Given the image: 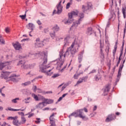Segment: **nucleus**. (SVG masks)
Returning <instances> with one entry per match:
<instances>
[{
  "instance_id": "25",
  "label": "nucleus",
  "mask_w": 126,
  "mask_h": 126,
  "mask_svg": "<svg viewBox=\"0 0 126 126\" xmlns=\"http://www.w3.org/2000/svg\"><path fill=\"white\" fill-rule=\"evenodd\" d=\"M122 13L124 15V18H126V6L125 5L122 8Z\"/></svg>"
},
{
  "instance_id": "59",
  "label": "nucleus",
  "mask_w": 126,
  "mask_h": 126,
  "mask_svg": "<svg viewBox=\"0 0 126 126\" xmlns=\"http://www.w3.org/2000/svg\"><path fill=\"white\" fill-rule=\"evenodd\" d=\"M110 22H107V24L106 25V27H110Z\"/></svg>"
},
{
  "instance_id": "9",
  "label": "nucleus",
  "mask_w": 126,
  "mask_h": 126,
  "mask_svg": "<svg viewBox=\"0 0 126 126\" xmlns=\"http://www.w3.org/2000/svg\"><path fill=\"white\" fill-rule=\"evenodd\" d=\"M115 119H116V116L114 114L109 115L106 118L105 122L106 123H109V122H112Z\"/></svg>"
},
{
  "instance_id": "13",
  "label": "nucleus",
  "mask_w": 126,
  "mask_h": 126,
  "mask_svg": "<svg viewBox=\"0 0 126 126\" xmlns=\"http://www.w3.org/2000/svg\"><path fill=\"white\" fill-rule=\"evenodd\" d=\"M40 99H42V102H45V105H47V104H52L54 102L52 99H47L42 96H41Z\"/></svg>"
},
{
  "instance_id": "55",
  "label": "nucleus",
  "mask_w": 126,
  "mask_h": 126,
  "mask_svg": "<svg viewBox=\"0 0 126 126\" xmlns=\"http://www.w3.org/2000/svg\"><path fill=\"white\" fill-rule=\"evenodd\" d=\"M44 32L45 33H48V32H49V30L47 29H45L44 30Z\"/></svg>"
},
{
  "instance_id": "20",
  "label": "nucleus",
  "mask_w": 126,
  "mask_h": 126,
  "mask_svg": "<svg viewBox=\"0 0 126 126\" xmlns=\"http://www.w3.org/2000/svg\"><path fill=\"white\" fill-rule=\"evenodd\" d=\"M86 33L88 35H92V33H94V31L92 29V28L90 27L88 28Z\"/></svg>"
},
{
  "instance_id": "41",
  "label": "nucleus",
  "mask_w": 126,
  "mask_h": 126,
  "mask_svg": "<svg viewBox=\"0 0 126 126\" xmlns=\"http://www.w3.org/2000/svg\"><path fill=\"white\" fill-rule=\"evenodd\" d=\"M5 32H6V33H9V32H10V29H9V28H6L5 29Z\"/></svg>"
},
{
  "instance_id": "32",
  "label": "nucleus",
  "mask_w": 126,
  "mask_h": 126,
  "mask_svg": "<svg viewBox=\"0 0 126 126\" xmlns=\"http://www.w3.org/2000/svg\"><path fill=\"white\" fill-rule=\"evenodd\" d=\"M50 35L52 39H55V38H56V32H55L52 33H50Z\"/></svg>"
},
{
  "instance_id": "1",
  "label": "nucleus",
  "mask_w": 126,
  "mask_h": 126,
  "mask_svg": "<svg viewBox=\"0 0 126 126\" xmlns=\"http://www.w3.org/2000/svg\"><path fill=\"white\" fill-rule=\"evenodd\" d=\"M43 59L42 62V64H40L39 65V71L41 72H44V73H46L47 75H51L52 73H49L53 70L54 69V67H52L51 69L47 70L48 68H49V67H51L50 64H49L47 65H45L47 63V62H48V51L47 50L40 52L37 53H36L35 54H32L31 53H29L28 55H27L26 56H21L20 55H19L17 56L19 60H20L19 63L17 64V65H21V67L22 68H24L25 69H27V68H33V66L32 65L26 64L25 61H24V59H25V58H29L30 57H43Z\"/></svg>"
},
{
  "instance_id": "56",
  "label": "nucleus",
  "mask_w": 126,
  "mask_h": 126,
  "mask_svg": "<svg viewBox=\"0 0 126 126\" xmlns=\"http://www.w3.org/2000/svg\"><path fill=\"white\" fill-rule=\"evenodd\" d=\"M48 110H49V108L48 107H46V108L43 109V111H48Z\"/></svg>"
},
{
  "instance_id": "63",
  "label": "nucleus",
  "mask_w": 126,
  "mask_h": 126,
  "mask_svg": "<svg viewBox=\"0 0 126 126\" xmlns=\"http://www.w3.org/2000/svg\"><path fill=\"white\" fill-rule=\"evenodd\" d=\"M3 110V107L2 106H0V111H2Z\"/></svg>"
},
{
  "instance_id": "38",
  "label": "nucleus",
  "mask_w": 126,
  "mask_h": 126,
  "mask_svg": "<svg viewBox=\"0 0 126 126\" xmlns=\"http://www.w3.org/2000/svg\"><path fill=\"white\" fill-rule=\"evenodd\" d=\"M27 12V11H26L25 12V14L24 15H20V17H21V18H22V19H25V18H26V13Z\"/></svg>"
},
{
  "instance_id": "33",
  "label": "nucleus",
  "mask_w": 126,
  "mask_h": 126,
  "mask_svg": "<svg viewBox=\"0 0 126 126\" xmlns=\"http://www.w3.org/2000/svg\"><path fill=\"white\" fill-rule=\"evenodd\" d=\"M117 48H118V47L117 46V45H115L114 46V48L113 50V56H115V54H116V53L117 52Z\"/></svg>"
},
{
  "instance_id": "36",
  "label": "nucleus",
  "mask_w": 126,
  "mask_h": 126,
  "mask_svg": "<svg viewBox=\"0 0 126 126\" xmlns=\"http://www.w3.org/2000/svg\"><path fill=\"white\" fill-rule=\"evenodd\" d=\"M0 43L1 44H4V40H3V38H2V36L0 35Z\"/></svg>"
},
{
  "instance_id": "30",
  "label": "nucleus",
  "mask_w": 126,
  "mask_h": 126,
  "mask_svg": "<svg viewBox=\"0 0 126 126\" xmlns=\"http://www.w3.org/2000/svg\"><path fill=\"white\" fill-rule=\"evenodd\" d=\"M94 79L95 81H98L99 79H101V76L100 75H96L94 76Z\"/></svg>"
},
{
  "instance_id": "11",
  "label": "nucleus",
  "mask_w": 126,
  "mask_h": 126,
  "mask_svg": "<svg viewBox=\"0 0 126 126\" xmlns=\"http://www.w3.org/2000/svg\"><path fill=\"white\" fill-rule=\"evenodd\" d=\"M10 73L9 72H3L1 74V78H4V79H7V78H9V74Z\"/></svg>"
},
{
  "instance_id": "34",
  "label": "nucleus",
  "mask_w": 126,
  "mask_h": 126,
  "mask_svg": "<svg viewBox=\"0 0 126 126\" xmlns=\"http://www.w3.org/2000/svg\"><path fill=\"white\" fill-rule=\"evenodd\" d=\"M80 75H79V74H78V73H77V72H76V73L74 74V79H78V77L80 76Z\"/></svg>"
},
{
  "instance_id": "18",
  "label": "nucleus",
  "mask_w": 126,
  "mask_h": 126,
  "mask_svg": "<svg viewBox=\"0 0 126 126\" xmlns=\"http://www.w3.org/2000/svg\"><path fill=\"white\" fill-rule=\"evenodd\" d=\"M52 30L55 33L56 32H58V31H60V27L58 25H55L52 28Z\"/></svg>"
},
{
  "instance_id": "24",
  "label": "nucleus",
  "mask_w": 126,
  "mask_h": 126,
  "mask_svg": "<svg viewBox=\"0 0 126 126\" xmlns=\"http://www.w3.org/2000/svg\"><path fill=\"white\" fill-rule=\"evenodd\" d=\"M23 102H24L25 104H29L31 102V97H27L23 100Z\"/></svg>"
},
{
  "instance_id": "15",
  "label": "nucleus",
  "mask_w": 126,
  "mask_h": 126,
  "mask_svg": "<svg viewBox=\"0 0 126 126\" xmlns=\"http://www.w3.org/2000/svg\"><path fill=\"white\" fill-rule=\"evenodd\" d=\"M89 8H90V5L89 4H88L87 5H83L82 7V10L83 12H86V11H87Z\"/></svg>"
},
{
  "instance_id": "2",
  "label": "nucleus",
  "mask_w": 126,
  "mask_h": 126,
  "mask_svg": "<svg viewBox=\"0 0 126 126\" xmlns=\"http://www.w3.org/2000/svg\"><path fill=\"white\" fill-rule=\"evenodd\" d=\"M78 48H79V44L77 43L76 39H75L74 42L72 43L71 47L68 48L65 51L63 49L60 52V58L58 60L54 61L57 64V69H58L59 71L63 72V70L66 68V65H65L62 69L61 68L65 61V57H67L70 54L74 55L77 50H78Z\"/></svg>"
},
{
  "instance_id": "53",
  "label": "nucleus",
  "mask_w": 126,
  "mask_h": 126,
  "mask_svg": "<svg viewBox=\"0 0 126 126\" xmlns=\"http://www.w3.org/2000/svg\"><path fill=\"white\" fill-rule=\"evenodd\" d=\"M5 125H6V123L3 122V124H1V123H0V125L1 126H5Z\"/></svg>"
},
{
  "instance_id": "29",
  "label": "nucleus",
  "mask_w": 126,
  "mask_h": 126,
  "mask_svg": "<svg viewBox=\"0 0 126 126\" xmlns=\"http://www.w3.org/2000/svg\"><path fill=\"white\" fill-rule=\"evenodd\" d=\"M31 84V82L30 81H28L25 82L24 83H23L22 85H23V86H27L28 85H30Z\"/></svg>"
},
{
  "instance_id": "21",
  "label": "nucleus",
  "mask_w": 126,
  "mask_h": 126,
  "mask_svg": "<svg viewBox=\"0 0 126 126\" xmlns=\"http://www.w3.org/2000/svg\"><path fill=\"white\" fill-rule=\"evenodd\" d=\"M6 111H12V112H17V111H22V112H23L24 110H21V109H13L11 107H8V108L5 109Z\"/></svg>"
},
{
  "instance_id": "57",
  "label": "nucleus",
  "mask_w": 126,
  "mask_h": 126,
  "mask_svg": "<svg viewBox=\"0 0 126 126\" xmlns=\"http://www.w3.org/2000/svg\"><path fill=\"white\" fill-rule=\"evenodd\" d=\"M66 95H67V93L64 94H63L62 97H63V98H64V97H65V96H66Z\"/></svg>"
},
{
  "instance_id": "48",
  "label": "nucleus",
  "mask_w": 126,
  "mask_h": 126,
  "mask_svg": "<svg viewBox=\"0 0 126 126\" xmlns=\"http://www.w3.org/2000/svg\"><path fill=\"white\" fill-rule=\"evenodd\" d=\"M100 48L101 53H103V45H102V44L101 43H100Z\"/></svg>"
},
{
  "instance_id": "51",
  "label": "nucleus",
  "mask_w": 126,
  "mask_h": 126,
  "mask_svg": "<svg viewBox=\"0 0 126 126\" xmlns=\"http://www.w3.org/2000/svg\"><path fill=\"white\" fill-rule=\"evenodd\" d=\"M37 24H38V25H41L42 24V23L41 22V21L40 20H38L37 21Z\"/></svg>"
},
{
  "instance_id": "64",
  "label": "nucleus",
  "mask_w": 126,
  "mask_h": 126,
  "mask_svg": "<svg viewBox=\"0 0 126 126\" xmlns=\"http://www.w3.org/2000/svg\"><path fill=\"white\" fill-rule=\"evenodd\" d=\"M37 78H43V76H39Z\"/></svg>"
},
{
  "instance_id": "35",
  "label": "nucleus",
  "mask_w": 126,
  "mask_h": 126,
  "mask_svg": "<svg viewBox=\"0 0 126 126\" xmlns=\"http://www.w3.org/2000/svg\"><path fill=\"white\" fill-rule=\"evenodd\" d=\"M83 82V80L82 78H80L78 81L77 82L76 85H78V84H80V83H82Z\"/></svg>"
},
{
  "instance_id": "22",
  "label": "nucleus",
  "mask_w": 126,
  "mask_h": 126,
  "mask_svg": "<svg viewBox=\"0 0 126 126\" xmlns=\"http://www.w3.org/2000/svg\"><path fill=\"white\" fill-rule=\"evenodd\" d=\"M55 115H56V113H53L50 117L49 120L50 122H56V119L54 117H55Z\"/></svg>"
},
{
  "instance_id": "23",
  "label": "nucleus",
  "mask_w": 126,
  "mask_h": 126,
  "mask_svg": "<svg viewBox=\"0 0 126 126\" xmlns=\"http://www.w3.org/2000/svg\"><path fill=\"white\" fill-rule=\"evenodd\" d=\"M21 114L22 115V117H21V124H25L26 123V119L25 117H24V113L23 112H21Z\"/></svg>"
},
{
  "instance_id": "7",
  "label": "nucleus",
  "mask_w": 126,
  "mask_h": 126,
  "mask_svg": "<svg viewBox=\"0 0 126 126\" xmlns=\"http://www.w3.org/2000/svg\"><path fill=\"white\" fill-rule=\"evenodd\" d=\"M65 0H61L59 4L57 5V14H61L62 13V12L63 11V6H62V2L63 3H64Z\"/></svg>"
},
{
  "instance_id": "47",
  "label": "nucleus",
  "mask_w": 126,
  "mask_h": 126,
  "mask_svg": "<svg viewBox=\"0 0 126 126\" xmlns=\"http://www.w3.org/2000/svg\"><path fill=\"white\" fill-rule=\"evenodd\" d=\"M15 119V117H9L7 118L8 120H13V121H14V119Z\"/></svg>"
},
{
  "instance_id": "26",
  "label": "nucleus",
  "mask_w": 126,
  "mask_h": 126,
  "mask_svg": "<svg viewBox=\"0 0 126 126\" xmlns=\"http://www.w3.org/2000/svg\"><path fill=\"white\" fill-rule=\"evenodd\" d=\"M123 67H124V64H122L120 66V68L118 71V77H120V76H121V73H122V70H123Z\"/></svg>"
},
{
  "instance_id": "61",
  "label": "nucleus",
  "mask_w": 126,
  "mask_h": 126,
  "mask_svg": "<svg viewBox=\"0 0 126 126\" xmlns=\"http://www.w3.org/2000/svg\"><path fill=\"white\" fill-rule=\"evenodd\" d=\"M88 101H89V102H91V101H92V99H91V97H88Z\"/></svg>"
},
{
  "instance_id": "54",
  "label": "nucleus",
  "mask_w": 126,
  "mask_h": 126,
  "mask_svg": "<svg viewBox=\"0 0 126 126\" xmlns=\"http://www.w3.org/2000/svg\"><path fill=\"white\" fill-rule=\"evenodd\" d=\"M29 40H30V38H26V39H23L22 41L23 42L24 41H29Z\"/></svg>"
},
{
  "instance_id": "12",
  "label": "nucleus",
  "mask_w": 126,
  "mask_h": 126,
  "mask_svg": "<svg viewBox=\"0 0 126 126\" xmlns=\"http://www.w3.org/2000/svg\"><path fill=\"white\" fill-rule=\"evenodd\" d=\"M45 102L43 101L39 102L37 105H36V109H43V107H46Z\"/></svg>"
},
{
  "instance_id": "4",
  "label": "nucleus",
  "mask_w": 126,
  "mask_h": 126,
  "mask_svg": "<svg viewBox=\"0 0 126 126\" xmlns=\"http://www.w3.org/2000/svg\"><path fill=\"white\" fill-rule=\"evenodd\" d=\"M83 113V109H80V110H77L74 112H73L71 115L69 116V117L70 118L71 116L72 117H75V118H77V117H79V118H81V119H83L85 118V117L82 115Z\"/></svg>"
},
{
  "instance_id": "16",
  "label": "nucleus",
  "mask_w": 126,
  "mask_h": 126,
  "mask_svg": "<svg viewBox=\"0 0 126 126\" xmlns=\"http://www.w3.org/2000/svg\"><path fill=\"white\" fill-rule=\"evenodd\" d=\"M32 97L35 100V101H40V100L42 101V99H41V97H44L43 96H39L38 97V95L35 94H32Z\"/></svg>"
},
{
  "instance_id": "8",
  "label": "nucleus",
  "mask_w": 126,
  "mask_h": 126,
  "mask_svg": "<svg viewBox=\"0 0 126 126\" xmlns=\"http://www.w3.org/2000/svg\"><path fill=\"white\" fill-rule=\"evenodd\" d=\"M35 47L38 48H41L44 46L43 44V41H40V38H38L36 39V42L35 43Z\"/></svg>"
},
{
  "instance_id": "40",
  "label": "nucleus",
  "mask_w": 126,
  "mask_h": 126,
  "mask_svg": "<svg viewBox=\"0 0 126 126\" xmlns=\"http://www.w3.org/2000/svg\"><path fill=\"white\" fill-rule=\"evenodd\" d=\"M71 4V3L70 2H68L67 3L66 5V9H68V8H69V7H70V5Z\"/></svg>"
},
{
  "instance_id": "37",
  "label": "nucleus",
  "mask_w": 126,
  "mask_h": 126,
  "mask_svg": "<svg viewBox=\"0 0 126 126\" xmlns=\"http://www.w3.org/2000/svg\"><path fill=\"white\" fill-rule=\"evenodd\" d=\"M28 118H31L32 117H33V116H34V113H28L27 114H26V116H28Z\"/></svg>"
},
{
  "instance_id": "39",
  "label": "nucleus",
  "mask_w": 126,
  "mask_h": 126,
  "mask_svg": "<svg viewBox=\"0 0 126 126\" xmlns=\"http://www.w3.org/2000/svg\"><path fill=\"white\" fill-rule=\"evenodd\" d=\"M41 122V119L40 118H36V121H35V124H40Z\"/></svg>"
},
{
  "instance_id": "31",
  "label": "nucleus",
  "mask_w": 126,
  "mask_h": 126,
  "mask_svg": "<svg viewBox=\"0 0 126 126\" xmlns=\"http://www.w3.org/2000/svg\"><path fill=\"white\" fill-rule=\"evenodd\" d=\"M63 86V84L62 85H60L59 87H58V88L59 89H60V91L62 92V91H63V90H64V89H65V86H63L61 88V87Z\"/></svg>"
},
{
  "instance_id": "42",
  "label": "nucleus",
  "mask_w": 126,
  "mask_h": 126,
  "mask_svg": "<svg viewBox=\"0 0 126 126\" xmlns=\"http://www.w3.org/2000/svg\"><path fill=\"white\" fill-rule=\"evenodd\" d=\"M59 76H60V74H54L52 76V78H56V77H59Z\"/></svg>"
},
{
  "instance_id": "43",
  "label": "nucleus",
  "mask_w": 126,
  "mask_h": 126,
  "mask_svg": "<svg viewBox=\"0 0 126 126\" xmlns=\"http://www.w3.org/2000/svg\"><path fill=\"white\" fill-rule=\"evenodd\" d=\"M63 37H57L56 41H61V40H63Z\"/></svg>"
},
{
  "instance_id": "46",
  "label": "nucleus",
  "mask_w": 126,
  "mask_h": 126,
  "mask_svg": "<svg viewBox=\"0 0 126 126\" xmlns=\"http://www.w3.org/2000/svg\"><path fill=\"white\" fill-rule=\"evenodd\" d=\"M126 23H125V28L124 29V38H125V35H126Z\"/></svg>"
},
{
  "instance_id": "49",
  "label": "nucleus",
  "mask_w": 126,
  "mask_h": 126,
  "mask_svg": "<svg viewBox=\"0 0 126 126\" xmlns=\"http://www.w3.org/2000/svg\"><path fill=\"white\" fill-rule=\"evenodd\" d=\"M36 92L38 93H42V90H41L40 89H37V90H36Z\"/></svg>"
},
{
  "instance_id": "44",
  "label": "nucleus",
  "mask_w": 126,
  "mask_h": 126,
  "mask_svg": "<svg viewBox=\"0 0 126 126\" xmlns=\"http://www.w3.org/2000/svg\"><path fill=\"white\" fill-rule=\"evenodd\" d=\"M82 79L83 80V81H86V80H87V79H88V76H85V77H82Z\"/></svg>"
},
{
  "instance_id": "27",
  "label": "nucleus",
  "mask_w": 126,
  "mask_h": 126,
  "mask_svg": "<svg viewBox=\"0 0 126 126\" xmlns=\"http://www.w3.org/2000/svg\"><path fill=\"white\" fill-rule=\"evenodd\" d=\"M111 89V85H108L104 90V92H109Z\"/></svg>"
},
{
  "instance_id": "50",
  "label": "nucleus",
  "mask_w": 126,
  "mask_h": 126,
  "mask_svg": "<svg viewBox=\"0 0 126 126\" xmlns=\"http://www.w3.org/2000/svg\"><path fill=\"white\" fill-rule=\"evenodd\" d=\"M95 72H96V70L94 69L89 73V74H91V73H95Z\"/></svg>"
},
{
  "instance_id": "28",
  "label": "nucleus",
  "mask_w": 126,
  "mask_h": 126,
  "mask_svg": "<svg viewBox=\"0 0 126 126\" xmlns=\"http://www.w3.org/2000/svg\"><path fill=\"white\" fill-rule=\"evenodd\" d=\"M19 100H20L19 97H17V98L12 99L11 102H12V103H17V102H18V101H19Z\"/></svg>"
},
{
  "instance_id": "17",
  "label": "nucleus",
  "mask_w": 126,
  "mask_h": 126,
  "mask_svg": "<svg viewBox=\"0 0 126 126\" xmlns=\"http://www.w3.org/2000/svg\"><path fill=\"white\" fill-rule=\"evenodd\" d=\"M27 27L28 29H31L32 31H33V30H34V28H35V25L32 23H30L28 25H27Z\"/></svg>"
},
{
  "instance_id": "58",
  "label": "nucleus",
  "mask_w": 126,
  "mask_h": 126,
  "mask_svg": "<svg viewBox=\"0 0 126 126\" xmlns=\"http://www.w3.org/2000/svg\"><path fill=\"white\" fill-rule=\"evenodd\" d=\"M79 75H80L81 74H83V71L81 70L80 71V72L78 73Z\"/></svg>"
},
{
  "instance_id": "62",
  "label": "nucleus",
  "mask_w": 126,
  "mask_h": 126,
  "mask_svg": "<svg viewBox=\"0 0 126 126\" xmlns=\"http://www.w3.org/2000/svg\"><path fill=\"white\" fill-rule=\"evenodd\" d=\"M80 124H81V122H80V121L77 122V124L78 126H79V125H80Z\"/></svg>"
},
{
  "instance_id": "19",
  "label": "nucleus",
  "mask_w": 126,
  "mask_h": 126,
  "mask_svg": "<svg viewBox=\"0 0 126 126\" xmlns=\"http://www.w3.org/2000/svg\"><path fill=\"white\" fill-rule=\"evenodd\" d=\"M83 54H84V51H82L81 53V54H79L78 55V62H79V63H80L82 62V59L83 58Z\"/></svg>"
},
{
  "instance_id": "52",
  "label": "nucleus",
  "mask_w": 126,
  "mask_h": 126,
  "mask_svg": "<svg viewBox=\"0 0 126 126\" xmlns=\"http://www.w3.org/2000/svg\"><path fill=\"white\" fill-rule=\"evenodd\" d=\"M63 97L62 96H61V97H60L59 98V99H58V102H61V101H62V100H63Z\"/></svg>"
},
{
  "instance_id": "5",
  "label": "nucleus",
  "mask_w": 126,
  "mask_h": 126,
  "mask_svg": "<svg viewBox=\"0 0 126 126\" xmlns=\"http://www.w3.org/2000/svg\"><path fill=\"white\" fill-rule=\"evenodd\" d=\"M11 62H7L4 63H1V60H0V69H2L5 66H7V69H10L11 67L9 66L10 64H11Z\"/></svg>"
},
{
  "instance_id": "10",
  "label": "nucleus",
  "mask_w": 126,
  "mask_h": 126,
  "mask_svg": "<svg viewBox=\"0 0 126 126\" xmlns=\"http://www.w3.org/2000/svg\"><path fill=\"white\" fill-rule=\"evenodd\" d=\"M13 46L16 50L19 51V50H22V46H21V44L19 43V42H15V43H13Z\"/></svg>"
},
{
  "instance_id": "3",
  "label": "nucleus",
  "mask_w": 126,
  "mask_h": 126,
  "mask_svg": "<svg viewBox=\"0 0 126 126\" xmlns=\"http://www.w3.org/2000/svg\"><path fill=\"white\" fill-rule=\"evenodd\" d=\"M77 15L79 17V19L78 21H76V22H74L73 23V25H72V28H71V29H75L79 24H80V22L82 21L83 20V18L84 17V15L82 13H79L78 11H72L71 13H68V19L67 21H65L64 22V23L65 24H68V23H71L73 21V17L74 16H77Z\"/></svg>"
},
{
  "instance_id": "6",
  "label": "nucleus",
  "mask_w": 126,
  "mask_h": 126,
  "mask_svg": "<svg viewBox=\"0 0 126 126\" xmlns=\"http://www.w3.org/2000/svg\"><path fill=\"white\" fill-rule=\"evenodd\" d=\"M74 38H75V35H66L64 38V46H67L69 43H71V39H74Z\"/></svg>"
},
{
  "instance_id": "60",
  "label": "nucleus",
  "mask_w": 126,
  "mask_h": 126,
  "mask_svg": "<svg viewBox=\"0 0 126 126\" xmlns=\"http://www.w3.org/2000/svg\"><path fill=\"white\" fill-rule=\"evenodd\" d=\"M96 110H97V106H94V107L93 110H94V111H96Z\"/></svg>"
},
{
  "instance_id": "14",
  "label": "nucleus",
  "mask_w": 126,
  "mask_h": 126,
  "mask_svg": "<svg viewBox=\"0 0 126 126\" xmlns=\"http://www.w3.org/2000/svg\"><path fill=\"white\" fill-rule=\"evenodd\" d=\"M17 119H18L17 116L15 117V119L13 121V124L14 126H19L21 125V123L19 122Z\"/></svg>"
},
{
  "instance_id": "45",
  "label": "nucleus",
  "mask_w": 126,
  "mask_h": 126,
  "mask_svg": "<svg viewBox=\"0 0 126 126\" xmlns=\"http://www.w3.org/2000/svg\"><path fill=\"white\" fill-rule=\"evenodd\" d=\"M37 89H38L37 88V87L36 86H34L32 87V90L34 92H36V91H37Z\"/></svg>"
}]
</instances>
